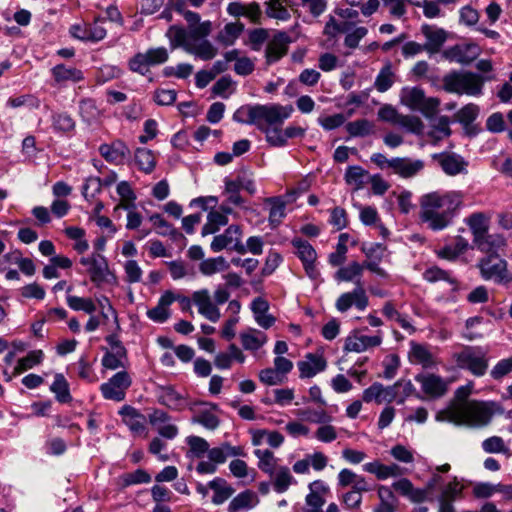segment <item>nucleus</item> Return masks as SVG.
Wrapping results in <instances>:
<instances>
[{"label":"nucleus","instance_id":"nucleus-1","mask_svg":"<svg viewBox=\"0 0 512 512\" xmlns=\"http://www.w3.org/2000/svg\"><path fill=\"white\" fill-rule=\"evenodd\" d=\"M175 10L180 13L188 28L173 25L166 32L172 48H183L187 53L202 61L212 60L217 54V47L207 37L212 32L211 21L200 22V16L184 8L183 3L176 4Z\"/></svg>","mask_w":512,"mask_h":512},{"label":"nucleus","instance_id":"nucleus-2","mask_svg":"<svg viewBox=\"0 0 512 512\" xmlns=\"http://www.w3.org/2000/svg\"><path fill=\"white\" fill-rule=\"evenodd\" d=\"M464 204L461 191H432L419 198V220L428 229L438 232L452 225Z\"/></svg>","mask_w":512,"mask_h":512},{"label":"nucleus","instance_id":"nucleus-3","mask_svg":"<svg viewBox=\"0 0 512 512\" xmlns=\"http://www.w3.org/2000/svg\"><path fill=\"white\" fill-rule=\"evenodd\" d=\"M503 412V407L496 401L470 400L438 411L435 419L457 426L481 429L489 426L496 414L501 415Z\"/></svg>","mask_w":512,"mask_h":512},{"label":"nucleus","instance_id":"nucleus-4","mask_svg":"<svg viewBox=\"0 0 512 512\" xmlns=\"http://www.w3.org/2000/svg\"><path fill=\"white\" fill-rule=\"evenodd\" d=\"M413 395L419 399H423L420 394L417 393L411 380L400 379L390 386H384L379 382L373 383L363 391L362 399L366 403L375 401L378 404L382 402L403 404L407 398Z\"/></svg>","mask_w":512,"mask_h":512},{"label":"nucleus","instance_id":"nucleus-5","mask_svg":"<svg viewBox=\"0 0 512 512\" xmlns=\"http://www.w3.org/2000/svg\"><path fill=\"white\" fill-rule=\"evenodd\" d=\"M453 359L460 369L467 370L475 377L484 376L489 368L488 352L481 346H463L453 354Z\"/></svg>","mask_w":512,"mask_h":512},{"label":"nucleus","instance_id":"nucleus-6","mask_svg":"<svg viewBox=\"0 0 512 512\" xmlns=\"http://www.w3.org/2000/svg\"><path fill=\"white\" fill-rule=\"evenodd\" d=\"M292 105H280L276 103L260 105L257 109L256 127L265 134L271 130H279L286 119L293 113Z\"/></svg>","mask_w":512,"mask_h":512},{"label":"nucleus","instance_id":"nucleus-7","mask_svg":"<svg viewBox=\"0 0 512 512\" xmlns=\"http://www.w3.org/2000/svg\"><path fill=\"white\" fill-rule=\"evenodd\" d=\"M484 79L477 74L453 72L443 77V88L449 93L478 96L482 93Z\"/></svg>","mask_w":512,"mask_h":512},{"label":"nucleus","instance_id":"nucleus-8","mask_svg":"<svg viewBox=\"0 0 512 512\" xmlns=\"http://www.w3.org/2000/svg\"><path fill=\"white\" fill-rule=\"evenodd\" d=\"M481 277L486 281L508 286L512 283V273L508 270L507 261L497 253L483 257L477 264Z\"/></svg>","mask_w":512,"mask_h":512},{"label":"nucleus","instance_id":"nucleus-9","mask_svg":"<svg viewBox=\"0 0 512 512\" xmlns=\"http://www.w3.org/2000/svg\"><path fill=\"white\" fill-rule=\"evenodd\" d=\"M401 102L412 110L421 111L427 117L434 114L440 104L437 98H426L424 91L418 87L403 88Z\"/></svg>","mask_w":512,"mask_h":512},{"label":"nucleus","instance_id":"nucleus-10","mask_svg":"<svg viewBox=\"0 0 512 512\" xmlns=\"http://www.w3.org/2000/svg\"><path fill=\"white\" fill-rule=\"evenodd\" d=\"M169 59L165 47L150 48L145 52L135 54L128 62L129 69L141 75H146L151 66L160 65Z\"/></svg>","mask_w":512,"mask_h":512},{"label":"nucleus","instance_id":"nucleus-11","mask_svg":"<svg viewBox=\"0 0 512 512\" xmlns=\"http://www.w3.org/2000/svg\"><path fill=\"white\" fill-rule=\"evenodd\" d=\"M80 263L88 268L91 281L100 285L102 283H115L116 276L109 269L106 258L100 254L82 257Z\"/></svg>","mask_w":512,"mask_h":512},{"label":"nucleus","instance_id":"nucleus-12","mask_svg":"<svg viewBox=\"0 0 512 512\" xmlns=\"http://www.w3.org/2000/svg\"><path fill=\"white\" fill-rule=\"evenodd\" d=\"M243 229L240 225L228 226L222 234L214 236L210 248L213 252L231 250L239 253L243 251Z\"/></svg>","mask_w":512,"mask_h":512},{"label":"nucleus","instance_id":"nucleus-13","mask_svg":"<svg viewBox=\"0 0 512 512\" xmlns=\"http://www.w3.org/2000/svg\"><path fill=\"white\" fill-rule=\"evenodd\" d=\"M132 384V379L126 371L113 375L100 386L102 396L107 400L121 402L125 399L126 391Z\"/></svg>","mask_w":512,"mask_h":512},{"label":"nucleus","instance_id":"nucleus-14","mask_svg":"<svg viewBox=\"0 0 512 512\" xmlns=\"http://www.w3.org/2000/svg\"><path fill=\"white\" fill-rule=\"evenodd\" d=\"M368 305L369 298L363 282H358L352 291L342 293L335 302L336 309L341 313L347 312L353 306L359 311H364Z\"/></svg>","mask_w":512,"mask_h":512},{"label":"nucleus","instance_id":"nucleus-15","mask_svg":"<svg viewBox=\"0 0 512 512\" xmlns=\"http://www.w3.org/2000/svg\"><path fill=\"white\" fill-rule=\"evenodd\" d=\"M381 343L382 336L380 334L368 336L353 331L345 338L343 351L346 353H362L371 348L380 346Z\"/></svg>","mask_w":512,"mask_h":512},{"label":"nucleus","instance_id":"nucleus-16","mask_svg":"<svg viewBox=\"0 0 512 512\" xmlns=\"http://www.w3.org/2000/svg\"><path fill=\"white\" fill-rule=\"evenodd\" d=\"M292 245L296 249L295 253L301 260L306 274L311 279H316L319 276V271L315 265L317 253L313 246L302 239H294Z\"/></svg>","mask_w":512,"mask_h":512},{"label":"nucleus","instance_id":"nucleus-17","mask_svg":"<svg viewBox=\"0 0 512 512\" xmlns=\"http://www.w3.org/2000/svg\"><path fill=\"white\" fill-rule=\"evenodd\" d=\"M309 493L305 497L303 512H324L325 495L329 492L328 485L322 480H315L308 486Z\"/></svg>","mask_w":512,"mask_h":512},{"label":"nucleus","instance_id":"nucleus-18","mask_svg":"<svg viewBox=\"0 0 512 512\" xmlns=\"http://www.w3.org/2000/svg\"><path fill=\"white\" fill-rule=\"evenodd\" d=\"M480 54V48L474 43H460L443 51V57L451 62L468 64Z\"/></svg>","mask_w":512,"mask_h":512},{"label":"nucleus","instance_id":"nucleus-19","mask_svg":"<svg viewBox=\"0 0 512 512\" xmlns=\"http://www.w3.org/2000/svg\"><path fill=\"white\" fill-rule=\"evenodd\" d=\"M192 301L197 306L200 315L214 323L220 320V310L212 301L208 289L194 291L192 293Z\"/></svg>","mask_w":512,"mask_h":512},{"label":"nucleus","instance_id":"nucleus-20","mask_svg":"<svg viewBox=\"0 0 512 512\" xmlns=\"http://www.w3.org/2000/svg\"><path fill=\"white\" fill-rule=\"evenodd\" d=\"M291 41V37L286 32L275 33L265 50L267 64L275 63L284 57L288 52Z\"/></svg>","mask_w":512,"mask_h":512},{"label":"nucleus","instance_id":"nucleus-21","mask_svg":"<svg viewBox=\"0 0 512 512\" xmlns=\"http://www.w3.org/2000/svg\"><path fill=\"white\" fill-rule=\"evenodd\" d=\"M297 367L301 379L312 378L327 368V361L322 353H307Z\"/></svg>","mask_w":512,"mask_h":512},{"label":"nucleus","instance_id":"nucleus-22","mask_svg":"<svg viewBox=\"0 0 512 512\" xmlns=\"http://www.w3.org/2000/svg\"><path fill=\"white\" fill-rule=\"evenodd\" d=\"M416 382L421 385L423 393L431 398L442 397L447 391L446 381L435 374H418L415 376Z\"/></svg>","mask_w":512,"mask_h":512},{"label":"nucleus","instance_id":"nucleus-23","mask_svg":"<svg viewBox=\"0 0 512 512\" xmlns=\"http://www.w3.org/2000/svg\"><path fill=\"white\" fill-rule=\"evenodd\" d=\"M99 153L106 161L120 165L130 156V149L121 140H115L110 144L100 145Z\"/></svg>","mask_w":512,"mask_h":512},{"label":"nucleus","instance_id":"nucleus-24","mask_svg":"<svg viewBox=\"0 0 512 512\" xmlns=\"http://www.w3.org/2000/svg\"><path fill=\"white\" fill-rule=\"evenodd\" d=\"M409 360L411 363L421 365L425 369L433 368L438 364L429 347L416 342L410 343Z\"/></svg>","mask_w":512,"mask_h":512},{"label":"nucleus","instance_id":"nucleus-25","mask_svg":"<svg viewBox=\"0 0 512 512\" xmlns=\"http://www.w3.org/2000/svg\"><path fill=\"white\" fill-rule=\"evenodd\" d=\"M421 31L426 38L424 44L426 51L430 54L439 52L447 39L446 31L431 25H423Z\"/></svg>","mask_w":512,"mask_h":512},{"label":"nucleus","instance_id":"nucleus-26","mask_svg":"<svg viewBox=\"0 0 512 512\" xmlns=\"http://www.w3.org/2000/svg\"><path fill=\"white\" fill-rule=\"evenodd\" d=\"M392 171L402 178H411L417 175L423 168L424 162L419 159L392 158Z\"/></svg>","mask_w":512,"mask_h":512},{"label":"nucleus","instance_id":"nucleus-27","mask_svg":"<svg viewBox=\"0 0 512 512\" xmlns=\"http://www.w3.org/2000/svg\"><path fill=\"white\" fill-rule=\"evenodd\" d=\"M305 129L299 126L290 125L284 130H271L267 132V142L273 147H283L287 144L288 139L303 137Z\"/></svg>","mask_w":512,"mask_h":512},{"label":"nucleus","instance_id":"nucleus-28","mask_svg":"<svg viewBox=\"0 0 512 512\" xmlns=\"http://www.w3.org/2000/svg\"><path fill=\"white\" fill-rule=\"evenodd\" d=\"M363 470L374 474L378 480H386L390 477H399L405 473V469L401 468L397 464L384 465L378 460L364 464Z\"/></svg>","mask_w":512,"mask_h":512},{"label":"nucleus","instance_id":"nucleus-29","mask_svg":"<svg viewBox=\"0 0 512 512\" xmlns=\"http://www.w3.org/2000/svg\"><path fill=\"white\" fill-rule=\"evenodd\" d=\"M123 422L129 427L135 435H141L145 431L146 418L136 408L125 405L119 412Z\"/></svg>","mask_w":512,"mask_h":512},{"label":"nucleus","instance_id":"nucleus-30","mask_svg":"<svg viewBox=\"0 0 512 512\" xmlns=\"http://www.w3.org/2000/svg\"><path fill=\"white\" fill-rule=\"evenodd\" d=\"M208 459H210L216 466L226 462L228 457L245 456L246 453L241 446H232L230 443L225 442L219 447L209 448Z\"/></svg>","mask_w":512,"mask_h":512},{"label":"nucleus","instance_id":"nucleus-31","mask_svg":"<svg viewBox=\"0 0 512 512\" xmlns=\"http://www.w3.org/2000/svg\"><path fill=\"white\" fill-rule=\"evenodd\" d=\"M158 401L173 410H182L186 407V398L172 386H162L158 389Z\"/></svg>","mask_w":512,"mask_h":512},{"label":"nucleus","instance_id":"nucleus-32","mask_svg":"<svg viewBox=\"0 0 512 512\" xmlns=\"http://www.w3.org/2000/svg\"><path fill=\"white\" fill-rule=\"evenodd\" d=\"M259 503L257 494L251 490H245L237 494L229 503L228 512H245L253 509Z\"/></svg>","mask_w":512,"mask_h":512},{"label":"nucleus","instance_id":"nucleus-33","mask_svg":"<svg viewBox=\"0 0 512 512\" xmlns=\"http://www.w3.org/2000/svg\"><path fill=\"white\" fill-rule=\"evenodd\" d=\"M242 347L247 351H257L263 347L267 341V335L255 328H247L239 334Z\"/></svg>","mask_w":512,"mask_h":512},{"label":"nucleus","instance_id":"nucleus-34","mask_svg":"<svg viewBox=\"0 0 512 512\" xmlns=\"http://www.w3.org/2000/svg\"><path fill=\"white\" fill-rule=\"evenodd\" d=\"M269 477L271 478L273 489L277 493H284L290 488V486L297 483V480L292 475L289 467L284 465H281Z\"/></svg>","mask_w":512,"mask_h":512},{"label":"nucleus","instance_id":"nucleus-35","mask_svg":"<svg viewBox=\"0 0 512 512\" xmlns=\"http://www.w3.org/2000/svg\"><path fill=\"white\" fill-rule=\"evenodd\" d=\"M433 144H437L451 135L450 120L447 116L431 118L430 130L427 133Z\"/></svg>","mask_w":512,"mask_h":512},{"label":"nucleus","instance_id":"nucleus-36","mask_svg":"<svg viewBox=\"0 0 512 512\" xmlns=\"http://www.w3.org/2000/svg\"><path fill=\"white\" fill-rule=\"evenodd\" d=\"M170 290H166L159 298L157 305L149 309L147 311V317L156 322V323H164L167 321L171 315L170 313Z\"/></svg>","mask_w":512,"mask_h":512},{"label":"nucleus","instance_id":"nucleus-37","mask_svg":"<svg viewBox=\"0 0 512 512\" xmlns=\"http://www.w3.org/2000/svg\"><path fill=\"white\" fill-rule=\"evenodd\" d=\"M208 487L214 492L212 503L221 505L226 502L235 492L234 488L224 479L216 477L208 482Z\"/></svg>","mask_w":512,"mask_h":512},{"label":"nucleus","instance_id":"nucleus-38","mask_svg":"<svg viewBox=\"0 0 512 512\" xmlns=\"http://www.w3.org/2000/svg\"><path fill=\"white\" fill-rule=\"evenodd\" d=\"M393 489L400 495L407 497L413 502H422L426 498L424 490L416 489L407 478H401L392 484Z\"/></svg>","mask_w":512,"mask_h":512},{"label":"nucleus","instance_id":"nucleus-39","mask_svg":"<svg viewBox=\"0 0 512 512\" xmlns=\"http://www.w3.org/2000/svg\"><path fill=\"white\" fill-rule=\"evenodd\" d=\"M369 178V172L358 165L349 166L344 175L346 183L356 191L362 189L368 183Z\"/></svg>","mask_w":512,"mask_h":512},{"label":"nucleus","instance_id":"nucleus-40","mask_svg":"<svg viewBox=\"0 0 512 512\" xmlns=\"http://www.w3.org/2000/svg\"><path fill=\"white\" fill-rule=\"evenodd\" d=\"M254 455L258 459V468L268 476L281 466L279 459L269 449H256Z\"/></svg>","mask_w":512,"mask_h":512},{"label":"nucleus","instance_id":"nucleus-41","mask_svg":"<svg viewBox=\"0 0 512 512\" xmlns=\"http://www.w3.org/2000/svg\"><path fill=\"white\" fill-rule=\"evenodd\" d=\"M364 266L356 261L349 263L347 266L341 267L335 274V279L339 282H353L357 286L358 282H362Z\"/></svg>","mask_w":512,"mask_h":512},{"label":"nucleus","instance_id":"nucleus-42","mask_svg":"<svg viewBox=\"0 0 512 512\" xmlns=\"http://www.w3.org/2000/svg\"><path fill=\"white\" fill-rule=\"evenodd\" d=\"M103 208V202L96 201L94 206L91 208V218L95 221L96 225L102 230V232L106 234L107 237H113V235L117 232V228L110 218L100 214Z\"/></svg>","mask_w":512,"mask_h":512},{"label":"nucleus","instance_id":"nucleus-43","mask_svg":"<svg viewBox=\"0 0 512 512\" xmlns=\"http://www.w3.org/2000/svg\"><path fill=\"white\" fill-rule=\"evenodd\" d=\"M440 165L446 174L454 176L466 171L467 162L457 154H444L441 156Z\"/></svg>","mask_w":512,"mask_h":512},{"label":"nucleus","instance_id":"nucleus-44","mask_svg":"<svg viewBox=\"0 0 512 512\" xmlns=\"http://www.w3.org/2000/svg\"><path fill=\"white\" fill-rule=\"evenodd\" d=\"M477 248L482 252L496 253L498 250L506 246L505 238L500 234H489L488 232L475 242Z\"/></svg>","mask_w":512,"mask_h":512},{"label":"nucleus","instance_id":"nucleus-45","mask_svg":"<svg viewBox=\"0 0 512 512\" xmlns=\"http://www.w3.org/2000/svg\"><path fill=\"white\" fill-rule=\"evenodd\" d=\"M466 224L473 234L475 243L488 232L489 218L480 212L473 213L466 219Z\"/></svg>","mask_w":512,"mask_h":512},{"label":"nucleus","instance_id":"nucleus-46","mask_svg":"<svg viewBox=\"0 0 512 512\" xmlns=\"http://www.w3.org/2000/svg\"><path fill=\"white\" fill-rule=\"evenodd\" d=\"M380 503L373 509V512H395L397 499L388 486L381 485L377 489Z\"/></svg>","mask_w":512,"mask_h":512},{"label":"nucleus","instance_id":"nucleus-47","mask_svg":"<svg viewBox=\"0 0 512 512\" xmlns=\"http://www.w3.org/2000/svg\"><path fill=\"white\" fill-rule=\"evenodd\" d=\"M244 30V25L237 21L227 23L224 28L218 33L217 40L225 46H230L240 37Z\"/></svg>","mask_w":512,"mask_h":512},{"label":"nucleus","instance_id":"nucleus-48","mask_svg":"<svg viewBox=\"0 0 512 512\" xmlns=\"http://www.w3.org/2000/svg\"><path fill=\"white\" fill-rule=\"evenodd\" d=\"M423 278L427 282L434 283L437 281H446L451 286V290L455 291L458 289L457 280L449 273L437 266H431L423 272Z\"/></svg>","mask_w":512,"mask_h":512},{"label":"nucleus","instance_id":"nucleus-49","mask_svg":"<svg viewBox=\"0 0 512 512\" xmlns=\"http://www.w3.org/2000/svg\"><path fill=\"white\" fill-rule=\"evenodd\" d=\"M134 159L139 170L147 174L155 169L156 157L154 153L147 148H137L134 153Z\"/></svg>","mask_w":512,"mask_h":512},{"label":"nucleus","instance_id":"nucleus-50","mask_svg":"<svg viewBox=\"0 0 512 512\" xmlns=\"http://www.w3.org/2000/svg\"><path fill=\"white\" fill-rule=\"evenodd\" d=\"M116 191L120 197V203L115 207V209L135 208L136 194L133 191L129 182H127V181L119 182L116 187Z\"/></svg>","mask_w":512,"mask_h":512},{"label":"nucleus","instance_id":"nucleus-51","mask_svg":"<svg viewBox=\"0 0 512 512\" xmlns=\"http://www.w3.org/2000/svg\"><path fill=\"white\" fill-rule=\"evenodd\" d=\"M374 124L367 119H358L346 124L345 129L351 137H365L374 133Z\"/></svg>","mask_w":512,"mask_h":512},{"label":"nucleus","instance_id":"nucleus-52","mask_svg":"<svg viewBox=\"0 0 512 512\" xmlns=\"http://www.w3.org/2000/svg\"><path fill=\"white\" fill-rule=\"evenodd\" d=\"M229 264L224 257L208 258L202 260L199 264V271L205 276H212L218 272L226 270Z\"/></svg>","mask_w":512,"mask_h":512},{"label":"nucleus","instance_id":"nucleus-53","mask_svg":"<svg viewBox=\"0 0 512 512\" xmlns=\"http://www.w3.org/2000/svg\"><path fill=\"white\" fill-rule=\"evenodd\" d=\"M186 443L189 446L187 456L190 458H202L209 450V443L202 437L199 436H188Z\"/></svg>","mask_w":512,"mask_h":512},{"label":"nucleus","instance_id":"nucleus-54","mask_svg":"<svg viewBox=\"0 0 512 512\" xmlns=\"http://www.w3.org/2000/svg\"><path fill=\"white\" fill-rule=\"evenodd\" d=\"M102 190V180L98 177H90L88 178L83 187L82 194L84 198L90 203L91 208L94 206L97 199L98 194Z\"/></svg>","mask_w":512,"mask_h":512},{"label":"nucleus","instance_id":"nucleus-55","mask_svg":"<svg viewBox=\"0 0 512 512\" xmlns=\"http://www.w3.org/2000/svg\"><path fill=\"white\" fill-rule=\"evenodd\" d=\"M86 232L84 229L79 227H68L66 228V236L74 241L72 247L75 251L82 254L88 250L89 244L85 238Z\"/></svg>","mask_w":512,"mask_h":512},{"label":"nucleus","instance_id":"nucleus-56","mask_svg":"<svg viewBox=\"0 0 512 512\" xmlns=\"http://www.w3.org/2000/svg\"><path fill=\"white\" fill-rule=\"evenodd\" d=\"M481 447L484 452L489 454H505L510 455V449L506 445L504 439L500 436H491L482 441Z\"/></svg>","mask_w":512,"mask_h":512},{"label":"nucleus","instance_id":"nucleus-57","mask_svg":"<svg viewBox=\"0 0 512 512\" xmlns=\"http://www.w3.org/2000/svg\"><path fill=\"white\" fill-rule=\"evenodd\" d=\"M352 23L347 21H338L335 17L330 16L324 27V35L329 38H336L341 33H347L351 30Z\"/></svg>","mask_w":512,"mask_h":512},{"label":"nucleus","instance_id":"nucleus-58","mask_svg":"<svg viewBox=\"0 0 512 512\" xmlns=\"http://www.w3.org/2000/svg\"><path fill=\"white\" fill-rule=\"evenodd\" d=\"M257 105L242 106L237 109L233 115V119L236 122L242 124L257 125Z\"/></svg>","mask_w":512,"mask_h":512},{"label":"nucleus","instance_id":"nucleus-59","mask_svg":"<svg viewBox=\"0 0 512 512\" xmlns=\"http://www.w3.org/2000/svg\"><path fill=\"white\" fill-rule=\"evenodd\" d=\"M43 358V352L41 350H34L28 353L27 356L18 360L15 366V373L20 374L26 370L33 368L38 365Z\"/></svg>","mask_w":512,"mask_h":512},{"label":"nucleus","instance_id":"nucleus-60","mask_svg":"<svg viewBox=\"0 0 512 512\" xmlns=\"http://www.w3.org/2000/svg\"><path fill=\"white\" fill-rule=\"evenodd\" d=\"M266 6V14L270 18L287 21L291 17L288 9L280 0H269L266 2Z\"/></svg>","mask_w":512,"mask_h":512},{"label":"nucleus","instance_id":"nucleus-61","mask_svg":"<svg viewBox=\"0 0 512 512\" xmlns=\"http://www.w3.org/2000/svg\"><path fill=\"white\" fill-rule=\"evenodd\" d=\"M394 83V73L391 65H385L379 72L375 80V88L379 92L387 91Z\"/></svg>","mask_w":512,"mask_h":512},{"label":"nucleus","instance_id":"nucleus-62","mask_svg":"<svg viewBox=\"0 0 512 512\" xmlns=\"http://www.w3.org/2000/svg\"><path fill=\"white\" fill-rule=\"evenodd\" d=\"M170 275L173 280H179L187 276H194L193 269L189 268L188 264L181 260H174L166 262Z\"/></svg>","mask_w":512,"mask_h":512},{"label":"nucleus","instance_id":"nucleus-63","mask_svg":"<svg viewBox=\"0 0 512 512\" xmlns=\"http://www.w3.org/2000/svg\"><path fill=\"white\" fill-rule=\"evenodd\" d=\"M512 372V356L499 360L490 370V377L500 382Z\"/></svg>","mask_w":512,"mask_h":512},{"label":"nucleus","instance_id":"nucleus-64","mask_svg":"<svg viewBox=\"0 0 512 512\" xmlns=\"http://www.w3.org/2000/svg\"><path fill=\"white\" fill-rule=\"evenodd\" d=\"M397 125L405 128L408 132L417 135L422 134L424 130V124L417 116L401 114Z\"/></svg>","mask_w":512,"mask_h":512}]
</instances>
